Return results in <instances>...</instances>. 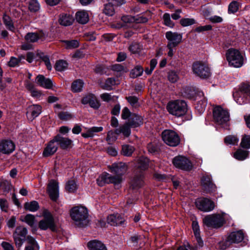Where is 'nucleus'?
Listing matches in <instances>:
<instances>
[{"instance_id":"obj_1","label":"nucleus","mask_w":250,"mask_h":250,"mask_svg":"<svg viewBox=\"0 0 250 250\" xmlns=\"http://www.w3.org/2000/svg\"><path fill=\"white\" fill-rule=\"evenodd\" d=\"M167 109L170 114L179 117L186 114L188 110V105L184 100H174L168 103Z\"/></svg>"},{"instance_id":"obj_2","label":"nucleus","mask_w":250,"mask_h":250,"mask_svg":"<svg viewBox=\"0 0 250 250\" xmlns=\"http://www.w3.org/2000/svg\"><path fill=\"white\" fill-rule=\"evenodd\" d=\"M70 216L76 225L80 227L83 226L87 223V209L84 207H75L71 210Z\"/></svg>"},{"instance_id":"obj_3","label":"nucleus","mask_w":250,"mask_h":250,"mask_svg":"<svg viewBox=\"0 0 250 250\" xmlns=\"http://www.w3.org/2000/svg\"><path fill=\"white\" fill-rule=\"evenodd\" d=\"M226 57L230 66L239 68L244 64V57L237 49L234 48L228 49L226 53Z\"/></svg>"},{"instance_id":"obj_4","label":"nucleus","mask_w":250,"mask_h":250,"mask_svg":"<svg viewBox=\"0 0 250 250\" xmlns=\"http://www.w3.org/2000/svg\"><path fill=\"white\" fill-rule=\"evenodd\" d=\"M42 215L43 219L40 220L38 223L39 228L43 230L50 229L52 231H55L56 225L51 212L47 209H44L42 211Z\"/></svg>"},{"instance_id":"obj_5","label":"nucleus","mask_w":250,"mask_h":250,"mask_svg":"<svg viewBox=\"0 0 250 250\" xmlns=\"http://www.w3.org/2000/svg\"><path fill=\"white\" fill-rule=\"evenodd\" d=\"M233 95L235 101L239 104H247L250 99V85L242 84L239 90L233 93Z\"/></svg>"},{"instance_id":"obj_6","label":"nucleus","mask_w":250,"mask_h":250,"mask_svg":"<svg viewBox=\"0 0 250 250\" xmlns=\"http://www.w3.org/2000/svg\"><path fill=\"white\" fill-rule=\"evenodd\" d=\"M213 119L219 125L225 127L229 120L228 111L220 106L214 108L213 111Z\"/></svg>"},{"instance_id":"obj_7","label":"nucleus","mask_w":250,"mask_h":250,"mask_svg":"<svg viewBox=\"0 0 250 250\" xmlns=\"http://www.w3.org/2000/svg\"><path fill=\"white\" fill-rule=\"evenodd\" d=\"M162 137L163 141L167 145L171 146H176L180 142L179 135L172 130H165L162 133Z\"/></svg>"},{"instance_id":"obj_8","label":"nucleus","mask_w":250,"mask_h":250,"mask_svg":"<svg viewBox=\"0 0 250 250\" xmlns=\"http://www.w3.org/2000/svg\"><path fill=\"white\" fill-rule=\"evenodd\" d=\"M224 218L222 215L212 214L206 216L203 219V223L208 227L218 228L224 223Z\"/></svg>"},{"instance_id":"obj_9","label":"nucleus","mask_w":250,"mask_h":250,"mask_svg":"<svg viewBox=\"0 0 250 250\" xmlns=\"http://www.w3.org/2000/svg\"><path fill=\"white\" fill-rule=\"evenodd\" d=\"M192 69L195 75L203 79L208 78L210 75V69L208 66L201 62L193 63Z\"/></svg>"},{"instance_id":"obj_10","label":"nucleus","mask_w":250,"mask_h":250,"mask_svg":"<svg viewBox=\"0 0 250 250\" xmlns=\"http://www.w3.org/2000/svg\"><path fill=\"white\" fill-rule=\"evenodd\" d=\"M172 163L176 167L182 170H189L192 168L190 161L184 156L179 155L175 157L173 159Z\"/></svg>"},{"instance_id":"obj_11","label":"nucleus","mask_w":250,"mask_h":250,"mask_svg":"<svg viewBox=\"0 0 250 250\" xmlns=\"http://www.w3.org/2000/svg\"><path fill=\"white\" fill-rule=\"evenodd\" d=\"M27 229L22 226L18 227L13 233V238L16 246L20 248L25 240Z\"/></svg>"},{"instance_id":"obj_12","label":"nucleus","mask_w":250,"mask_h":250,"mask_svg":"<svg viewBox=\"0 0 250 250\" xmlns=\"http://www.w3.org/2000/svg\"><path fill=\"white\" fill-rule=\"evenodd\" d=\"M122 176L117 175L111 176L108 173H105L101 175L97 180L98 184L103 186L105 183H113L115 185L120 184L122 181Z\"/></svg>"},{"instance_id":"obj_13","label":"nucleus","mask_w":250,"mask_h":250,"mask_svg":"<svg viewBox=\"0 0 250 250\" xmlns=\"http://www.w3.org/2000/svg\"><path fill=\"white\" fill-rule=\"evenodd\" d=\"M197 208L201 211L208 212L214 208V203L208 199H198L195 202Z\"/></svg>"},{"instance_id":"obj_14","label":"nucleus","mask_w":250,"mask_h":250,"mask_svg":"<svg viewBox=\"0 0 250 250\" xmlns=\"http://www.w3.org/2000/svg\"><path fill=\"white\" fill-rule=\"evenodd\" d=\"M166 37L168 41L167 44L177 46L182 40V34L171 31L167 32Z\"/></svg>"},{"instance_id":"obj_15","label":"nucleus","mask_w":250,"mask_h":250,"mask_svg":"<svg viewBox=\"0 0 250 250\" xmlns=\"http://www.w3.org/2000/svg\"><path fill=\"white\" fill-rule=\"evenodd\" d=\"M48 192L50 198L53 201H56L59 197V184L54 180L50 181L48 185Z\"/></svg>"},{"instance_id":"obj_16","label":"nucleus","mask_w":250,"mask_h":250,"mask_svg":"<svg viewBox=\"0 0 250 250\" xmlns=\"http://www.w3.org/2000/svg\"><path fill=\"white\" fill-rule=\"evenodd\" d=\"M15 149L14 143L10 140H4L0 142V152L9 154L13 152Z\"/></svg>"},{"instance_id":"obj_17","label":"nucleus","mask_w":250,"mask_h":250,"mask_svg":"<svg viewBox=\"0 0 250 250\" xmlns=\"http://www.w3.org/2000/svg\"><path fill=\"white\" fill-rule=\"evenodd\" d=\"M107 222L111 226H123L124 225L125 219L118 213L110 214L107 217Z\"/></svg>"},{"instance_id":"obj_18","label":"nucleus","mask_w":250,"mask_h":250,"mask_svg":"<svg viewBox=\"0 0 250 250\" xmlns=\"http://www.w3.org/2000/svg\"><path fill=\"white\" fill-rule=\"evenodd\" d=\"M82 103L83 104H89L91 107L94 109H98L100 106L99 102L93 94H89L83 97Z\"/></svg>"},{"instance_id":"obj_19","label":"nucleus","mask_w":250,"mask_h":250,"mask_svg":"<svg viewBox=\"0 0 250 250\" xmlns=\"http://www.w3.org/2000/svg\"><path fill=\"white\" fill-rule=\"evenodd\" d=\"M118 0H114V3L109 2L105 4L104 9V13L107 16H113L115 13V8L114 7V5H120L125 3V0H120V1Z\"/></svg>"},{"instance_id":"obj_20","label":"nucleus","mask_w":250,"mask_h":250,"mask_svg":"<svg viewBox=\"0 0 250 250\" xmlns=\"http://www.w3.org/2000/svg\"><path fill=\"white\" fill-rule=\"evenodd\" d=\"M192 229L194 234L197 241V245L195 246L194 250H198V249L201 248L203 246V241L202 240L200 236L199 226L196 221L192 222Z\"/></svg>"},{"instance_id":"obj_21","label":"nucleus","mask_w":250,"mask_h":250,"mask_svg":"<svg viewBox=\"0 0 250 250\" xmlns=\"http://www.w3.org/2000/svg\"><path fill=\"white\" fill-rule=\"evenodd\" d=\"M110 168L112 172L122 176L127 169L126 165L122 162L118 163H114L110 167Z\"/></svg>"},{"instance_id":"obj_22","label":"nucleus","mask_w":250,"mask_h":250,"mask_svg":"<svg viewBox=\"0 0 250 250\" xmlns=\"http://www.w3.org/2000/svg\"><path fill=\"white\" fill-rule=\"evenodd\" d=\"M45 35L42 31L36 32H30L27 33L25 36L26 41L29 42H35L39 39H42Z\"/></svg>"},{"instance_id":"obj_23","label":"nucleus","mask_w":250,"mask_h":250,"mask_svg":"<svg viewBox=\"0 0 250 250\" xmlns=\"http://www.w3.org/2000/svg\"><path fill=\"white\" fill-rule=\"evenodd\" d=\"M56 143V141L54 140V138L49 142L43 151L44 156L47 157L52 155L56 152L58 149V145Z\"/></svg>"},{"instance_id":"obj_24","label":"nucleus","mask_w":250,"mask_h":250,"mask_svg":"<svg viewBox=\"0 0 250 250\" xmlns=\"http://www.w3.org/2000/svg\"><path fill=\"white\" fill-rule=\"evenodd\" d=\"M244 238V234L241 230L231 232L228 237L229 243H237L241 242Z\"/></svg>"},{"instance_id":"obj_25","label":"nucleus","mask_w":250,"mask_h":250,"mask_svg":"<svg viewBox=\"0 0 250 250\" xmlns=\"http://www.w3.org/2000/svg\"><path fill=\"white\" fill-rule=\"evenodd\" d=\"M36 83L40 86L47 89L51 88L53 85L50 79H46L42 75H39L37 77Z\"/></svg>"},{"instance_id":"obj_26","label":"nucleus","mask_w":250,"mask_h":250,"mask_svg":"<svg viewBox=\"0 0 250 250\" xmlns=\"http://www.w3.org/2000/svg\"><path fill=\"white\" fill-rule=\"evenodd\" d=\"M87 246L89 250H107L103 243L96 240L89 241L87 243Z\"/></svg>"},{"instance_id":"obj_27","label":"nucleus","mask_w":250,"mask_h":250,"mask_svg":"<svg viewBox=\"0 0 250 250\" xmlns=\"http://www.w3.org/2000/svg\"><path fill=\"white\" fill-rule=\"evenodd\" d=\"M131 187L133 189L141 187L144 184V175L142 172L136 174L131 180Z\"/></svg>"},{"instance_id":"obj_28","label":"nucleus","mask_w":250,"mask_h":250,"mask_svg":"<svg viewBox=\"0 0 250 250\" xmlns=\"http://www.w3.org/2000/svg\"><path fill=\"white\" fill-rule=\"evenodd\" d=\"M202 185L204 188L208 191H212L215 188V186L212 183L210 176H204L201 179Z\"/></svg>"},{"instance_id":"obj_29","label":"nucleus","mask_w":250,"mask_h":250,"mask_svg":"<svg viewBox=\"0 0 250 250\" xmlns=\"http://www.w3.org/2000/svg\"><path fill=\"white\" fill-rule=\"evenodd\" d=\"M42 111V107L38 104H33L29 106L27 108V114H30L31 118L34 119L38 117Z\"/></svg>"},{"instance_id":"obj_30","label":"nucleus","mask_w":250,"mask_h":250,"mask_svg":"<svg viewBox=\"0 0 250 250\" xmlns=\"http://www.w3.org/2000/svg\"><path fill=\"white\" fill-rule=\"evenodd\" d=\"M130 127H136L140 126L143 124L142 118L140 116L136 114L131 115L127 123Z\"/></svg>"},{"instance_id":"obj_31","label":"nucleus","mask_w":250,"mask_h":250,"mask_svg":"<svg viewBox=\"0 0 250 250\" xmlns=\"http://www.w3.org/2000/svg\"><path fill=\"white\" fill-rule=\"evenodd\" d=\"M54 140L56 141L57 145H59L62 148H66L71 144L72 141L68 138H63L58 135L54 137Z\"/></svg>"},{"instance_id":"obj_32","label":"nucleus","mask_w":250,"mask_h":250,"mask_svg":"<svg viewBox=\"0 0 250 250\" xmlns=\"http://www.w3.org/2000/svg\"><path fill=\"white\" fill-rule=\"evenodd\" d=\"M103 127L102 126H93L91 128H86L85 132H83L82 136L84 138H91L94 136L96 133L102 131Z\"/></svg>"},{"instance_id":"obj_33","label":"nucleus","mask_w":250,"mask_h":250,"mask_svg":"<svg viewBox=\"0 0 250 250\" xmlns=\"http://www.w3.org/2000/svg\"><path fill=\"white\" fill-rule=\"evenodd\" d=\"M76 21L81 24H85L89 21L88 13L85 11H80L76 14Z\"/></svg>"},{"instance_id":"obj_34","label":"nucleus","mask_w":250,"mask_h":250,"mask_svg":"<svg viewBox=\"0 0 250 250\" xmlns=\"http://www.w3.org/2000/svg\"><path fill=\"white\" fill-rule=\"evenodd\" d=\"M130 127L127 123L122 125L115 129L116 133L117 135L122 134L124 137H128L131 133Z\"/></svg>"},{"instance_id":"obj_35","label":"nucleus","mask_w":250,"mask_h":250,"mask_svg":"<svg viewBox=\"0 0 250 250\" xmlns=\"http://www.w3.org/2000/svg\"><path fill=\"white\" fill-rule=\"evenodd\" d=\"M74 19L69 14H62L59 19L60 23L63 26H69L73 23Z\"/></svg>"},{"instance_id":"obj_36","label":"nucleus","mask_w":250,"mask_h":250,"mask_svg":"<svg viewBox=\"0 0 250 250\" xmlns=\"http://www.w3.org/2000/svg\"><path fill=\"white\" fill-rule=\"evenodd\" d=\"M3 21L6 28L9 31L14 32L15 27L11 19L7 15H4L3 16Z\"/></svg>"},{"instance_id":"obj_37","label":"nucleus","mask_w":250,"mask_h":250,"mask_svg":"<svg viewBox=\"0 0 250 250\" xmlns=\"http://www.w3.org/2000/svg\"><path fill=\"white\" fill-rule=\"evenodd\" d=\"M249 154V152L247 150L238 149L233 154L234 157L238 160L242 161L246 159Z\"/></svg>"},{"instance_id":"obj_38","label":"nucleus","mask_w":250,"mask_h":250,"mask_svg":"<svg viewBox=\"0 0 250 250\" xmlns=\"http://www.w3.org/2000/svg\"><path fill=\"white\" fill-rule=\"evenodd\" d=\"M148 163L149 160L147 158L142 157L139 159L137 167L139 169L145 170L147 168Z\"/></svg>"},{"instance_id":"obj_39","label":"nucleus","mask_w":250,"mask_h":250,"mask_svg":"<svg viewBox=\"0 0 250 250\" xmlns=\"http://www.w3.org/2000/svg\"><path fill=\"white\" fill-rule=\"evenodd\" d=\"M207 104V99L203 97L202 99L198 101L195 108L200 114L203 113L206 108Z\"/></svg>"},{"instance_id":"obj_40","label":"nucleus","mask_w":250,"mask_h":250,"mask_svg":"<svg viewBox=\"0 0 250 250\" xmlns=\"http://www.w3.org/2000/svg\"><path fill=\"white\" fill-rule=\"evenodd\" d=\"M20 220L22 222H25L31 227H33L36 223L35 217L32 214H27L23 218L21 216Z\"/></svg>"},{"instance_id":"obj_41","label":"nucleus","mask_w":250,"mask_h":250,"mask_svg":"<svg viewBox=\"0 0 250 250\" xmlns=\"http://www.w3.org/2000/svg\"><path fill=\"white\" fill-rule=\"evenodd\" d=\"M83 86V82L81 80H77L71 85V89L74 92H78L82 91Z\"/></svg>"},{"instance_id":"obj_42","label":"nucleus","mask_w":250,"mask_h":250,"mask_svg":"<svg viewBox=\"0 0 250 250\" xmlns=\"http://www.w3.org/2000/svg\"><path fill=\"white\" fill-rule=\"evenodd\" d=\"M24 208L26 210L32 212H35L39 209V205L37 202L33 201L30 202L26 203L24 204Z\"/></svg>"},{"instance_id":"obj_43","label":"nucleus","mask_w":250,"mask_h":250,"mask_svg":"<svg viewBox=\"0 0 250 250\" xmlns=\"http://www.w3.org/2000/svg\"><path fill=\"white\" fill-rule=\"evenodd\" d=\"M65 188L69 192H74L77 190L78 186L74 180H71L66 183Z\"/></svg>"},{"instance_id":"obj_44","label":"nucleus","mask_w":250,"mask_h":250,"mask_svg":"<svg viewBox=\"0 0 250 250\" xmlns=\"http://www.w3.org/2000/svg\"><path fill=\"white\" fill-rule=\"evenodd\" d=\"M67 66V62L65 61L61 60L56 62L55 69L58 71H62L66 70Z\"/></svg>"},{"instance_id":"obj_45","label":"nucleus","mask_w":250,"mask_h":250,"mask_svg":"<svg viewBox=\"0 0 250 250\" xmlns=\"http://www.w3.org/2000/svg\"><path fill=\"white\" fill-rule=\"evenodd\" d=\"M144 71L143 68L140 65L136 66L130 72V76L132 78H136L142 75Z\"/></svg>"},{"instance_id":"obj_46","label":"nucleus","mask_w":250,"mask_h":250,"mask_svg":"<svg viewBox=\"0 0 250 250\" xmlns=\"http://www.w3.org/2000/svg\"><path fill=\"white\" fill-rule=\"evenodd\" d=\"M134 147L128 145H123L122 146V153L123 155L129 156L131 155L133 151H134Z\"/></svg>"},{"instance_id":"obj_47","label":"nucleus","mask_w":250,"mask_h":250,"mask_svg":"<svg viewBox=\"0 0 250 250\" xmlns=\"http://www.w3.org/2000/svg\"><path fill=\"white\" fill-rule=\"evenodd\" d=\"M225 144L227 145H237L239 142V138L235 136L229 135L224 140Z\"/></svg>"},{"instance_id":"obj_48","label":"nucleus","mask_w":250,"mask_h":250,"mask_svg":"<svg viewBox=\"0 0 250 250\" xmlns=\"http://www.w3.org/2000/svg\"><path fill=\"white\" fill-rule=\"evenodd\" d=\"M239 3L236 1H232L229 5L228 12L229 14H234L236 12L239 8Z\"/></svg>"},{"instance_id":"obj_49","label":"nucleus","mask_w":250,"mask_h":250,"mask_svg":"<svg viewBox=\"0 0 250 250\" xmlns=\"http://www.w3.org/2000/svg\"><path fill=\"white\" fill-rule=\"evenodd\" d=\"M40 4L37 0H30L29 2V9L32 12H36L39 10Z\"/></svg>"},{"instance_id":"obj_50","label":"nucleus","mask_w":250,"mask_h":250,"mask_svg":"<svg viewBox=\"0 0 250 250\" xmlns=\"http://www.w3.org/2000/svg\"><path fill=\"white\" fill-rule=\"evenodd\" d=\"M63 42L66 45V48L71 49L77 48L79 46V42L77 40L63 41Z\"/></svg>"},{"instance_id":"obj_51","label":"nucleus","mask_w":250,"mask_h":250,"mask_svg":"<svg viewBox=\"0 0 250 250\" xmlns=\"http://www.w3.org/2000/svg\"><path fill=\"white\" fill-rule=\"evenodd\" d=\"M22 59H24L23 57H20L19 58H16L12 57L8 62V65L10 67H16L19 65V63Z\"/></svg>"},{"instance_id":"obj_52","label":"nucleus","mask_w":250,"mask_h":250,"mask_svg":"<svg viewBox=\"0 0 250 250\" xmlns=\"http://www.w3.org/2000/svg\"><path fill=\"white\" fill-rule=\"evenodd\" d=\"M101 98L105 102H109L110 101H116L118 99V97L116 96H112L111 94L105 93L102 94L100 96Z\"/></svg>"},{"instance_id":"obj_53","label":"nucleus","mask_w":250,"mask_h":250,"mask_svg":"<svg viewBox=\"0 0 250 250\" xmlns=\"http://www.w3.org/2000/svg\"><path fill=\"white\" fill-rule=\"evenodd\" d=\"M241 146L244 148H250V135H245L242 138Z\"/></svg>"},{"instance_id":"obj_54","label":"nucleus","mask_w":250,"mask_h":250,"mask_svg":"<svg viewBox=\"0 0 250 250\" xmlns=\"http://www.w3.org/2000/svg\"><path fill=\"white\" fill-rule=\"evenodd\" d=\"M116 84L115 80L114 78H108L104 83V85L103 87L106 90H110L113 85Z\"/></svg>"},{"instance_id":"obj_55","label":"nucleus","mask_w":250,"mask_h":250,"mask_svg":"<svg viewBox=\"0 0 250 250\" xmlns=\"http://www.w3.org/2000/svg\"><path fill=\"white\" fill-rule=\"evenodd\" d=\"M117 135L115 131L114 132L112 130L108 131L106 138V140L108 142V144H111L117 139Z\"/></svg>"},{"instance_id":"obj_56","label":"nucleus","mask_w":250,"mask_h":250,"mask_svg":"<svg viewBox=\"0 0 250 250\" xmlns=\"http://www.w3.org/2000/svg\"><path fill=\"white\" fill-rule=\"evenodd\" d=\"M163 20L164 21V24L167 26L170 27H173L174 26V23L170 19V16L168 13H165L163 15Z\"/></svg>"},{"instance_id":"obj_57","label":"nucleus","mask_w":250,"mask_h":250,"mask_svg":"<svg viewBox=\"0 0 250 250\" xmlns=\"http://www.w3.org/2000/svg\"><path fill=\"white\" fill-rule=\"evenodd\" d=\"M195 23L193 19L185 18L180 20V23L183 26H188L191 25Z\"/></svg>"},{"instance_id":"obj_58","label":"nucleus","mask_w":250,"mask_h":250,"mask_svg":"<svg viewBox=\"0 0 250 250\" xmlns=\"http://www.w3.org/2000/svg\"><path fill=\"white\" fill-rule=\"evenodd\" d=\"M168 79L170 82L174 83L178 80L179 76L175 71H171L168 73Z\"/></svg>"},{"instance_id":"obj_59","label":"nucleus","mask_w":250,"mask_h":250,"mask_svg":"<svg viewBox=\"0 0 250 250\" xmlns=\"http://www.w3.org/2000/svg\"><path fill=\"white\" fill-rule=\"evenodd\" d=\"M59 118L64 121L69 120L72 119V115L67 112H61L58 115Z\"/></svg>"},{"instance_id":"obj_60","label":"nucleus","mask_w":250,"mask_h":250,"mask_svg":"<svg viewBox=\"0 0 250 250\" xmlns=\"http://www.w3.org/2000/svg\"><path fill=\"white\" fill-rule=\"evenodd\" d=\"M126 99L132 106L137 107L138 106V99L136 97L129 96L126 97Z\"/></svg>"},{"instance_id":"obj_61","label":"nucleus","mask_w":250,"mask_h":250,"mask_svg":"<svg viewBox=\"0 0 250 250\" xmlns=\"http://www.w3.org/2000/svg\"><path fill=\"white\" fill-rule=\"evenodd\" d=\"M129 49L130 51L132 53H137L140 51L141 49L140 45L137 43H132L130 45Z\"/></svg>"},{"instance_id":"obj_62","label":"nucleus","mask_w":250,"mask_h":250,"mask_svg":"<svg viewBox=\"0 0 250 250\" xmlns=\"http://www.w3.org/2000/svg\"><path fill=\"white\" fill-rule=\"evenodd\" d=\"M0 208L2 211L6 212L8 209V204L7 200L0 199Z\"/></svg>"},{"instance_id":"obj_63","label":"nucleus","mask_w":250,"mask_h":250,"mask_svg":"<svg viewBox=\"0 0 250 250\" xmlns=\"http://www.w3.org/2000/svg\"><path fill=\"white\" fill-rule=\"evenodd\" d=\"M212 29V26L207 25L205 26H200L195 28V31L198 33L210 30Z\"/></svg>"},{"instance_id":"obj_64","label":"nucleus","mask_w":250,"mask_h":250,"mask_svg":"<svg viewBox=\"0 0 250 250\" xmlns=\"http://www.w3.org/2000/svg\"><path fill=\"white\" fill-rule=\"evenodd\" d=\"M26 240L29 244L28 246L35 247L37 249H39V246L33 237L31 236H28Z\"/></svg>"}]
</instances>
